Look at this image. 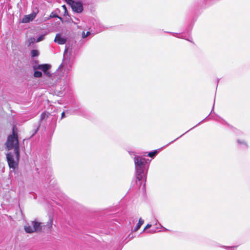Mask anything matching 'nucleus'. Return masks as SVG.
I'll return each mask as SVG.
<instances>
[{
  "label": "nucleus",
  "instance_id": "nucleus-16",
  "mask_svg": "<svg viewBox=\"0 0 250 250\" xmlns=\"http://www.w3.org/2000/svg\"><path fill=\"white\" fill-rule=\"evenodd\" d=\"M48 117V114L46 112H43L41 114V120H42Z\"/></svg>",
  "mask_w": 250,
  "mask_h": 250
},
{
  "label": "nucleus",
  "instance_id": "nucleus-3",
  "mask_svg": "<svg viewBox=\"0 0 250 250\" xmlns=\"http://www.w3.org/2000/svg\"><path fill=\"white\" fill-rule=\"evenodd\" d=\"M25 231L28 233L38 232L41 230V223L36 220L31 221L26 225L24 226Z\"/></svg>",
  "mask_w": 250,
  "mask_h": 250
},
{
  "label": "nucleus",
  "instance_id": "nucleus-11",
  "mask_svg": "<svg viewBox=\"0 0 250 250\" xmlns=\"http://www.w3.org/2000/svg\"><path fill=\"white\" fill-rule=\"evenodd\" d=\"M31 54L32 57H35L39 55V52L37 50H32L31 52Z\"/></svg>",
  "mask_w": 250,
  "mask_h": 250
},
{
  "label": "nucleus",
  "instance_id": "nucleus-22",
  "mask_svg": "<svg viewBox=\"0 0 250 250\" xmlns=\"http://www.w3.org/2000/svg\"><path fill=\"white\" fill-rule=\"evenodd\" d=\"M65 116V114H64V112H63L62 113V118H64Z\"/></svg>",
  "mask_w": 250,
  "mask_h": 250
},
{
  "label": "nucleus",
  "instance_id": "nucleus-6",
  "mask_svg": "<svg viewBox=\"0 0 250 250\" xmlns=\"http://www.w3.org/2000/svg\"><path fill=\"white\" fill-rule=\"evenodd\" d=\"M69 4L73 10L77 13H81L83 10V4L80 2L75 1L73 0H65Z\"/></svg>",
  "mask_w": 250,
  "mask_h": 250
},
{
  "label": "nucleus",
  "instance_id": "nucleus-9",
  "mask_svg": "<svg viewBox=\"0 0 250 250\" xmlns=\"http://www.w3.org/2000/svg\"><path fill=\"white\" fill-rule=\"evenodd\" d=\"M54 42L59 44H63L66 42V39L63 38L61 34H58L56 36Z\"/></svg>",
  "mask_w": 250,
  "mask_h": 250
},
{
  "label": "nucleus",
  "instance_id": "nucleus-8",
  "mask_svg": "<svg viewBox=\"0 0 250 250\" xmlns=\"http://www.w3.org/2000/svg\"><path fill=\"white\" fill-rule=\"evenodd\" d=\"M37 14L35 12H32L30 14L25 15L21 21L22 23H28L32 21L36 17Z\"/></svg>",
  "mask_w": 250,
  "mask_h": 250
},
{
  "label": "nucleus",
  "instance_id": "nucleus-7",
  "mask_svg": "<svg viewBox=\"0 0 250 250\" xmlns=\"http://www.w3.org/2000/svg\"><path fill=\"white\" fill-rule=\"evenodd\" d=\"M50 67L51 66L48 64H40L37 66V67H34V69H39L42 70L45 75L50 77H51V74L49 71H48Z\"/></svg>",
  "mask_w": 250,
  "mask_h": 250
},
{
  "label": "nucleus",
  "instance_id": "nucleus-20",
  "mask_svg": "<svg viewBox=\"0 0 250 250\" xmlns=\"http://www.w3.org/2000/svg\"><path fill=\"white\" fill-rule=\"evenodd\" d=\"M151 225H150V224H147V225L146 226V227L145 228V229H144V231H145L146 229H147L151 227Z\"/></svg>",
  "mask_w": 250,
  "mask_h": 250
},
{
  "label": "nucleus",
  "instance_id": "nucleus-19",
  "mask_svg": "<svg viewBox=\"0 0 250 250\" xmlns=\"http://www.w3.org/2000/svg\"><path fill=\"white\" fill-rule=\"evenodd\" d=\"M238 143H239V144H243V145H246V142H244V141H240V140H238Z\"/></svg>",
  "mask_w": 250,
  "mask_h": 250
},
{
  "label": "nucleus",
  "instance_id": "nucleus-23",
  "mask_svg": "<svg viewBox=\"0 0 250 250\" xmlns=\"http://www.w3.org/2000/svg\"><path fill=\"white\" fill-rule=\"evenodd\" d=\"M52 220L51 219L50 220V227L52 225Z\"/></svg>",
  "mask_w": 250,
  "mask_h": 250
},
{
  "label": "nucleus",
  "instance_id": "nucleus-13",
  "mask_svg": "<svg viewBox=\"0 0 250 250\" xmlns=\"http://www.w3.org/2000/svg\"><path fill=\"white\" fill-rule=\"evenodd\" d=\"M34 76L36 78H40L42 76V73L40 71H35L34 73Z\"/></svg>",
  "mask_w": 250,
  "mask_h": 250
},
{
  "label": "nucleus",
  "instance_id": "nucleus-2",
  "mask_svg": "<svg viewBox=\"0 0 250 250\" xmlns=\"http://www.w3.org/2000/svg\"><path fill=\"white\" fill-rule=\"evenodd\" d=\"M137 179L141 181L144 176L145 166L146 163V160L140 156H136L134 159Z\"/></svg>",
  "mask_w": 250,
  "mask_h": 250
},
{
  "label": "nucleus",
  "instance_id": "nucleus-15",
  "mask_svg": "<svg viewBox=\"0 0 250 250\" xmlns=\"http://www.w3.org/2000/svg\"><path fill=\"white\" fill-rule=\"evenodd\" d=\"M45 34H42L40 35L39 38L37 40V42H40L42 40H43L44 38Z\"/></svg>",
  "mask_w": 250,
  "mask_h": 250
},
{
  "label": "nucleus",
  "instance_id": "nucleus-21",
  "mask_svg": "<svg viewBox=\"0 0 250 250\" xmlns=\"http://www.w3.org/2000/svg\"><path fill=\"white\" fill-rule=\"evenodd\" d=\"M62 8H63V9H64V12H65H65H66V10H67V9H66V7L65 5H62Z\"/></svg>",
  "mask_w": 250,
  "mask_h": 250
},
{
  "label": "nucleus",
  "instance_id": "nucleus-12",
  "mask_svg": "<svg viewBox=\"0 0 250 250\" xmlns=\"http://www.w3.org/2000/svg\"><path fill=\"white\" fill-rule=\"evenodd\" d=\"M91 33L89 31H87L86 33L84 31H83L82 33V37L83 39H85Z\"/></svg>",
  "mask_w": 250,
  "mask_h": 250
},
{
  "label": "nucleus",
  "instance_id": "nucleus-10",
  "mask_svg": "<svg viewBox=\"0 0 250 250\" xmlns=\"http://www.w3.org/2000/svg\"><path fill=\"white\" fill-rule=\"evenodd\" d=\"M144 220L142 218H140L138 223L137 226L134 228V230L135 231H137L141 227V226L143 224Z\"/></svg>",
  "mask_w": 250,
  "mask_h": 250
},
{
  "label": "nucleus",
  "instance_id": "nucleus-1",
  "mask_svg": "<svg viewBox=\"0 0 250 250\" xmlns=\"http://www.w3.org/2000/svg\"><path fill=\"white\" fill-rule=\"evenodd\" d=\"M5 146L8 150L13 149L14 151L17 152V153L20 152L18 137L15 127L13 128L12 134L8 136Z\"/></svg>",
  "mask_w": 250,
  "mask_h": 250
},
{
  "label": "nucleus",
  "instance_id": "nucleus-4",
  "mask_svg": "<svg viewBox=\"0 0 250 250\" xmlns=\"http://www.w3.org/2000/svg\"><path fill=\"white\" fill-rule=\"evenodd\" d=\"M14 153L15 156L11 152L8 153L6 154V158L9 167L13 170H14L18 166L20 158V152H18V153L17 152H14Z\"/></svg>",
  "mask_w": 250,
  "mask_h": 250
},
{
  "label": "nucleus",
  "instance_id": "nucleus-17",
  "mask_svg": "<svg viewBox=\"0 0 250 250\" xmlns=\"http://www.w3.org/2000/svg\"><path fill=\"white\" fill-rule=\"evenodd\" d=\"M157 153V150H155V151H154L153 152H149L148 153V156L149 157H153L154 156H155Z\"/></svg>",
  "mask_w": 250,
  "mask_h": 250
},
{
  "label": "nucleus",
  "instance_id": "nucleus-5",
  "mask_svg": "<svg viewBox=\"0 0 250 250\" xmlns=\"http://www.w3.org/2000/svg\"><path fill=\"white\" fill-rule=\"evenodd\" d=\"M70 71V65L68 63V61L67 60H63L62 62L60 65L58 69V73H62V76L64 75L66 76Z\"/></svg>",
  "mask_w": 250,
  "mask_h": 250
},
{
  "label": "nucleus",
  "instance_id": "nucleus-14",
  "mask_svg": "<svg viewBox=\"0 0 250 250\" xmlns=\"http://www.w3.org/2000/svg\"><path fill=\"white\" fill-rule=\"evenodd\" d=\"M35 38L33 37L29 38L28 40V46L30 45L31 43H34L35 42Z\"/></svg>",
  "mask_w": 250,
  "mask_h": 250
},
{
  "label": "nucleus",
  "instance_id": "nucleus-18",
  "mask_svg": "<svg viewBox=\"0 0 250 250\" xmlns=\"http://www.w3.org/2000/svg\"><path fill=\"white\" fill-rule=\"evenodd\" d=\"M50 18H54V17H58V16L55 14H54L53 13H52L50 16Z\"/></svg>",
  "mask_w": 250,
  "mask_h": 250
},
{
  "label": "nucleus",
  "instance_id": "nucleus-24",
  "mask_svg": "<svg viewBox=\"0 0 250 250\" xmlns=\"http://www.w3.org/2000/svg\"><path fill=\"white\" fill-rule=\"evenodd\" d=\"M149 231L151 233H153V232H155L156 231V230H150Z\"/></svg>",
  "mask_w": 250,
  "mask_h": 250
}]
</instances>
